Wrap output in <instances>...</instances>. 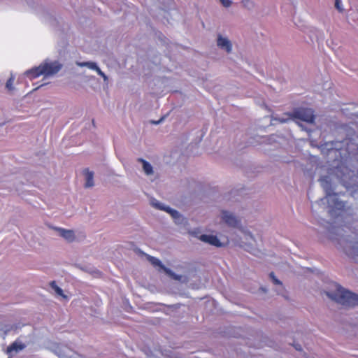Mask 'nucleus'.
Returning a JSON list of instances; mask_svg holds the SVG:
<instances>
[{
  "label": "nucleus",
  "instance_id": "1a4fd4ad",
  "mask_svg": "<svg viewBox=\"0 0 358 358\" xmlns=\"http://www.w3.org/2000/svg\"><path fill=\"white\" fill-rule=\"evenodd\" d=\"M25 347L26 345L24 343L15 341L7 348L6 353L8 355H11L13 352H18L24 350Z\"/></svg>",
  "mask_w": 358,
  "mask_h": 358
},
{
  "label": "nucleus",
  "instance_id": "393cba45",
  "mask_svg": "<svg viewBox=\"0 0 358 358\" xmlns=\"http://www.w3.org/2000/svg\"><path fill=\"white\" fill-rule=\"evenodd\" d=\"M248 238H250V239H251V240H253V236H252V234L250 233H245L244 238L246 241H248L249 240Z\"/></svg>",
  "mask_w": 358,
  "mask_h": 358
},
{
  "label": "nucleus",
  "instance_id": "4468645a",
  "mask_svg": "<svg viewBox=\"0 0 358 358\" xmlns=\"http://www.w3.org/2000/svg\"><path fill=\"white\" fill-rule=\"evenodd\" d=\"M347 252L355 262H358V241L354 243Z\"/></svg>",
  "mask_w": 358,
  "mask_h": 358
},
{
  "label": "nucleus",
  "instance_id": "412c9836",
  "mask_svg": "<svg viewBox=\"0 0 358 358\" xmlns=\"http://www.w3.org/2000/svg\"><path fill=\"white\" fill-rule=\"evenodd\" d=\"M270 278L272 279L273 282L274 284L275 285H282V282L278 279L276 278V277L275 276V274L273 272H271L270 274Z\"/></svg>",
  "mask_w": 358,
  "mask_h": 358
},
{
  "label": "nucleus",
  "instance_id": "a211bd4d",
  "mask_svg": "<svg viewBox=\"0 0 358 358\" xmlns=\"http://www.w3.org/2000/svg\"><path fill=\"white\" fill-rule=\"evenodd\" d=\"M14 77L11 76L6 82V87L9 90L11 91L13 90V82H14Z\"/></svg>",
  "mask_w": 358,
  "mask_h": 358
},
{
  "label": "nucleus",
  "instance_id": "9b49d317",
  "mask_svg": "<svg viewBox=\"0 0 358 358\" xmlns=\"http://www.w3.org/2000/svg\"><path fill=\"white\" fill-rule=\"evenodd\" d=\"M217 45L222 48H224L227 52L231 51L232 46L231 42L227 38H223L221 35L218 36Z\"/></svg>",
  "mask_w": 358,
  "mask_h": 358
},
{
  "label": "nucleus",
  "instance_id": "bb28decb",
  "mask_svg": "<svg viewBox=\"0 0 358 358\" xmlns=\"http://www.w3.org/2000/svg\"><path fill=\"white\" fill-rule=\"evenodd\" d=\"M327 177H323V178H321L320 179V182H321V184H322V185H324V182H327V183L328 182H327Z\"/></svg>",
  "mask_w": 358,
  "mask_h": 358
},
{
  "label": "nucleus",
  "instance_id": "5701e85b",
  "mask_svg": "<svg viewBox=\"0 0 358 358\" xmlns=\"http://www.w3.org/2000/svg\"><path fill=\"white\" fill-rule=\"evenodd\" d=\"M335 7L336 8L339 10V11H342L343 10V8L341 7V0H336L335 1Z\"/></svg>",
  "mask_w": 358,
  "mask_h": 358
},
{
  "label": "nucleus",
  "instance_id": "9d476101",
  "mask_svg": "<svg viewBox=\"0 0 358 358\" xmlns=\"http://www.w3.org/2000/svg\"><path fill=\"white\" fill-rule=\"evenodd\" d=\"M55 229L57 230L59 232V235L69 242H72L75 239L74 233L72 230H66L62 228H55Z\"/></svg>",
  "mask_w": 358,
  "mask_h": 358
},
{
  "label": "nucleus",
  "instance_id": "6ab92c4d",
  "mask_svg": "<svg viewBox=\"0 0 358 358\" xmlns=\"http://www.w3.org/2000/svg\"><path fill=\"white\" fill-rule=\"evenodd\" d=\"M270 278L272 279L273 282L274 284L275 285H282V282L278 279L276 278V277L275 276V274L273 272H271L270 274Z\"/></svg>",
  "mask_w": 358,
  "mask_h": 358
},
{
  "label": "nucleus",
  "instance_id": "cd10ccee",
  "mask_svg": "<svg viewBox=\"0 0 358 358\" xmlns=\"http://www.w3.org/2000/svg\"><path fill=\"white\" fill-rule=\"evenodd\" d=\"M293 345L296 350L301 351L302 350V348L299 344H294Z\"/></svg>",
  "mask_w": 358,
  "mask_h": 358
},
{
  "label": "nucleus",
  "instance_id": "b1692460",
  "mask_svg": "<svg viewBox=\"0 0 358 358\" xmlns=\"http://www.w3.org/2000/svg\"><path fill=\"white\" fill-rule=\"evenodd\" d=\"M220 1L224 7H229L231 4V1L230 0H220Z\"/></svg>",
  "mask_w": 358,
  "mask_h": 358
},
{
  "label": "nucleus",
  "instance_id": "2eb2a0df",
  "mask_svg": "<svg viewBox=\"0 0 358 358\" xmlns=\"http://www.w3.org/2000/svg\"><path fill=\"white\" fill-rule=\"evenodd\" d=\"M138 161L142 163L143 171L147 175L152 174L153 169L152 166L150 163H148L147 161L141 158L138 159Z\"/></svg>",
  "mask_w": 358,
  "mask_h": 358
},
{
  "label": "nucleus",
  "instance_id": "20e7f679",
  "mask_svg": "<svg viewBox=\"0 0 358 358\" xmlns=\"http://www.w3.org/2000/svg\"><path fill=\"white\" fill-rule=\"evenodd\" d=\"M286 118H275L276 120L281 123L286 122L289 120H293L297 122V120L306 122L307 123H314L315 115L314 111L308 108H297L291 113H285Z\"/></svg>",
  "mask_w": 358,
  "mask_h": 358
},
{
  "label": "nucleus",
  "instance_id": "39448f33",
  "mask_svg": "<svg viewBox=\"0 0 358 358\" xmlns=\"http://www.w3.org/2000/svg\"><path fill=\"white\" fill-rule=\"evenodd\" d=\"M189 234L192 236L197 238L201 241L209 244L212 246H215L216 248H221L224 246V244L222 243L215 235L201 234L199 230L189 231Z\"/></svg>",
  "mask_w": 358,
  "mask_h": 358
},
{
  "label": "nucleus",
  "instance_id": "a878e982",
  "mask_svg": "<svg viewBox=\"0 0 358 358\" xmlns=\"http://www.w3.org/2000/svg\"><path fill=\"white\" fill-rule=\"evenodd\" d=\"M96 71L98 72V73H99L100 76H101L104 79H106V75H105V74H104V73L101 71V69H100L99 68H98V69H96Z\"/></svg>",
  "mask_w": 358,
  "mask_h": 358
},
{
  "label": "nucleus",
  "instance_id": "aec40b11",
  "mask_svg": "<svg viewBox=\"0 0 358 358\" xmlns=\"http://www.w3.org/2000/svg\"><path fill=\"white\" fill-rule=\"evenodd\" d=\"M270 278L272 279L273 282L274 284L275 285H282V282L278 279L276 278V277L275 276V274L273 272H271L270 274Z\"/></svg>",
  "mask_w": 358,
  "mask_h": 358
},
{
  "label": "nucleus",
  "instance_id": "6e6552de",
  "mask_svg": "<svg viewBox=\"0 0 358 358\" xmlns=\"http://www.w3.org/2000/svg\"><path fill=\"white\" fill-rule=\"evenodd\" d=\"M45 71L42 70L41 64L37 67L32 68L25 72V75L28 76L30 80L35 79L41 75H43Z\"/></svg>",
  "mask_w": 358,
  "mask_h": 358
},
{
  "label": "nucleus",
  "instance_id": "f3484780",
  "mask_svg": "<svg viewBox=\"0 0 358 358\" xmlns=\"http://www.w3.org/2000/svg\"><path fill=\"white\" fill-rule=\"evenodd\" d=\"M50 285L58 295L64 296L63 294V290L59 287L57 286L55 281L50 282Z\"/></svg>",
  "mask_w": 358,
  "mask_h": 358
},
{
  "label": "nucleus",
  "instance_id": "423d86ee",
  "mask_svg": "<svg viewBox=\"0 0 358 358\" xmlns=\"http://www.w3.org/2000/svg\"><path fill=\"white\" fill-rule=\"evenodd\" d=\"M61 67L62 66L57 62L41 64V68L45 71L43 73L45 76H52L57 73Z\"/></svg>",
  "mask_w": 358,
  "mask_h": 358
},
{
  "label": "nucleus",
  "instance_id": "ddd939ff",
  "mask_svg": "<svg viewBox=\"0 0 358 358\" xmlns=\"http://www.w3.org/2000/svg\"><path fill=\"white\" fill-rule=\"evenodd\" d=\"M83 171L86 177L85 187H92L94 185V173L88 169H85Z\"/></svg>",
  "mask_w": 358,
  "mask_h": 358
},
{
  "label": "nucleus",
  "instance_id": "c85d7f7f",
  "mask_svg": "<svg viewBox=\"0 0 358 358\" xmlns=\"http://www.w3.org/2000/svg\"><path fill=\"white\" fill-rule=\"evenodd\" d=\"M233 227H241L242 225H236V224H234L232 225Z\"/></svg>",
  "mask_w": 358,
  "mask_h": 358
},
{
  "label": "nucleus",
  "instance_id": "f8f14e48",
  "mask_svg": "<svg viewBox=\"0 0 358 358\" xmlns=\"http://www.w3.org/2000/svg\"><path fill=\"white\" fill-rule=\"evenodd\" d=\"M153 205L158 209H160V210H165L166 212L169 213L171 214V215L173 217H179V213L177 210H173V209H171V208L169 207H164L160 203H153Z\"/></svg>",
  "mask_w": 358,
  "mask_h": 358
},
{
  "label": "nucleus",
  "instance_id": "f03ea898",
  "mask_svg": "<svg viewBox=\"0 0 358 358\" xmlns=\"http://www.w3.org/2000/svg\"><path fill=\"white\" fill-rule=\"evenodd\" d=\"M325 200L327 201L328 205L327 208H328V213L331 216H341L349 210L346 203L338 199V194L331 192L330 189H326L325 196L317 201L316 203L318 205L324 204ZM324 208H326V206Z\"/></svg>",
  "mask_w": 358,
  "mask_h": 358
},
{
  "label": "nucleus",
  "instance_id": "f257e3e1",
  "mask_svg": "<svg viewBox=\"0 0 358 358\" xmlns=\"http://www.w3.org/2000/svg\"><path fill=\"white\" fill-rule=\"evenodd\" d=\"M348 144L347 140H345L341 142L327 143L324 146L327 150L328 162L332 161L335 164L334 173L343 185L350 189L358 187V169L355 171L347 165L350 152L347 149H343V145Z\"/></svg>",
  "mask_w": 358,
  "mask_h": 358
},
{
  "label": "nucleus",
  "instance_id": "c756f323",
  "mask_svg": "<svg viewBox=\"0 0 358 358\" xmlns=\"http://www.w3.org/2000/svg\"><path fill=\"white\" fill-rule=\"evenodd\" d=\"M160 121L155 122V124H158Z\"/></svg>",
  "mask_w": 358,
  "mask_h": 358
},
{
  "label": "nucleus",
  "instance_id": "dca6fc26",
  "mask_svg": "<svg viewBox=\"0 0 358 358\" xmlns=\"http://www.w3.org/2000/svg\"><path fill=\"white\" fill-rule=\"evenodd\" d=\"M222 218L225 224H238L237 220L231 214L228 212H224Z\"/></svg>",
  "mask_w": 358,
  "mask_h": 358
},
{
  "label": "nucleus",
  "instance_id": "0eeeda50",
  "mask_svg": "<svg viewBox=\"0 0 358 358\" xmlns=\"http://www.w3.org/2000/svg\"><path fill=\"white\" fill-rule=\"evenodd\" d=\"M147 259L154 266H158L161 269L164 271L168 275L173 277L176 280L179 279V276L175 275L169 268L164 266V265H163L161 261L157 258L150 255H147Z\"/></svg>",
  "mask_w": 358,
  "mask_h": 358
},
{
  "label": "nucleus",
  "instance_id": "4be33fe9",
  "mask_svg": "<svg viewBox=\"0 0 358 358\" xmlns=\"http://www.w3.org/2000/svg\"><path fill=\"white\" fill-rule=\"evenodd\" d=\"M83 65L85 66H89L90 69H94V70H96L98 69V66H96V64L95 63H93V62H87V63H85Z\"/></svg>",
  "mask_w": 358,
  "mask_h": 358
},
{
  "label": "nucleus",
  "instance_id": "7c9ffc66",
  "mask_svg": "<svg viewBox=\"0 0 358 358\" xmlns=\"http://www.w3.org/2000/svg\"><path fill=\"white\" fill-rule=\"evenodd\" d=\"M357 150H358V145H357Z\"/></svg>",
  "mask_w": 358,
  "mask_h": 358
},
{
  "label": "nucleus",
  "instance_id": "7ed1b4c3",
  "mask_svg": "<svg viewBox=\"0 0 358 358\" xmlns=\"http://www.w3.org/2000/svg\"><path fill=\"white\" fill-rule=\"evenodd\" d=\"M327 295L336 302L345 306L358 305V295L349 292L338 285H336L334 292H326Z\"/></svg>",
  "mask_w": 358,
  "mask_h": 358
}]
</instances>
